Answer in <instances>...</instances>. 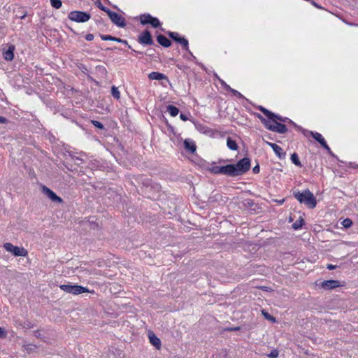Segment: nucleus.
<instances>
[{
  "label": "nucleus",
  "mask_w": 358,
  "mask_h": 358,
  "mask_svg": "<svg viewBox=\"0 0 358 358\" xmlns=\"http://www.w3.org/2000/svg\"><path fill=\"white\" fill-rule=\"evenodd\" d=\"M229 166L230 177L242 176L250 170L251 166L250 159L248 157H244L236 164H229Z\"/></svg>",
  "instance_id": "obj_1"
},
{
  "label": "nucleus",
  "mask_w": 358,
  "mask_h": 358,
  "mask_svg": "<svg viewBox=\"0 0 358 358\" xmlns=\"http://www.w3.org/2000/svg\"><path fill=\"white\" fill-rule=\"evenodd\" d=\"M294 196L301 203H304L309 208H314L316 206V199L309 189H306L302 192L299 191L294 192Z\"/></svg>",
  "instance_id": "obj_2"
},
{
  "label": "nucleus",
  "mask_w": 358,
  "mask_h": 358,
  "mask_svg": "<svg viewBox=\"0 0 358 358\" xmlns=\"http://www.w3.org/2000/svg\"><path fill=\"white\" fill-rule=\"evenodd\" d=\"M257 117L267 129L281 134L287 133V128L285 124L280 122H273V124H271L269 120L264 118L260 114H257Z\"/></svg>",
  "instance_id": "obj_3"
},
{
  "label": "nucleus",
  "mask_w": 358,
  "mask_h": 358,
  "mask_svg": "<svg viewBox=\"0 0 358 358\" xmlns=\"http://www.w3.org/2000/svg\"><path fill=\"white\" fill-rule=\"evenodd\" d=\"M91 17L89 13L80 10H73L69 13L68 18L73 22L83 23L87 22Z\"/></svg>",
  "instance_id": "obj_4"
},
{
  "label": "nucleus",
  "mask_w": 358,
  "mask_h": 358,
  "mask_svg": "<svg viewBox=\"0 0 358 358\" xmlns=\"http://www.w3.org/2000/svg\"><path fill=\"white\" fill-rule=\"evenodd\" d=\"M59 287L62 290L64 291L65 292L73 294L75 295H78L85 292H90L87 287L78 285H61Z\"/></svg>",
  "instance_id": "obj_5"
},
{
  "label": "nucleus",
  "mask_w": 358,
  "mask_h": 358,
  "mask_svg": "<svg viewBox=\"0 0 358 358\" xmlns=\"http://www.w3.org/2000/svg\"><path fill=\"white\" fill-rule=\"evenodd\" d=\"M3 248L6 251L11 252L15 257H25L27 255V251L24 248L15 246L10 243H4Z\"/></svg>",
  "instance_id": "obj_6"
},
{
  "label": "nucleus",
  "mask_w": 358,
  "mask_h": 358,
  "mask_svg": "<svg viewBox=\"0 0 358 358\" xmlns=\"http://www.w3.org/2000/svg\"><path fill=\"white\" fill-rule=\"evenodd\" d=\"M108 17L113 24L119 27H124L126 26V22L124 18L120 14L110 10L108 13Z\"/></svg>",
  "instance_id": "obj_7"
},
{
  "label": "nucleus",
  "mask_w": 358,
  "mask_h": 358,
  "mask_svg": "<svg viewBox=\"0 0 358 358\" xmlns=\"http://www.w3.org/2000/svg\"><path fill=\"white\" fill-rule=\"evenodd\" d=\"M138 41L141 44L145 45H152L154 44L152 35L148 30H145L138 36Z\"/></svg>",
  "instance_id": "obj_8"
},
{
  "label": "nucleus",
  "mask_w": 358,
  "mask_h": 358,
  "mask_svg": "<svg viewBox=\"0 0 358 358\" xmlns=\"http://www.w3.org/2000/svg\"><path fill=\"white\" fill-rule=\"evenodd\" d=\"M298 129L302 131L304 136H308V134L310 135L316 141L320 144V145L323 144L324 145L325 140L320 133L317 131H308L301 127H298Z\"/></svg>",
  "instance_id": "obj_9"
},
{
  "label": "nucleus",
  "mask_w": 358,
  "mask_h": 358,
  "mask_svg": "<svg viewBox=\"0 0 358 358\" xmlns=\"http://www.w3.org/2000/svg\"><path fill=\"white\" fill-rule=\"evenodd\" d=\"M42 192L46 195L52 202L62 203L63 200L48 187L42 186Z\"/></svg>",
  "instance_id": "obj_10"
},
{
  "label": "nucleus",
  "mask_w": 358,
  "mask_h": 358,
  "mask_svg": "<svg viewBox=\"0 0 358 358\" xmlns=\"http://www.w3.org/2000/svg\"><path fill=\"white\" fill-rule=\"evenodd\" d=\"M210 171L214 174H222L230 176V171L229 164L226 166H213Z\"/></svg>",
  "instance_id": "obj_11"
},
{
  "label": "nucleus",
  "mask_w": 358,
  "mask_h": 358,
  "mask_svg": "<svg viewBox=\"0 0 358 358\" xmlns=\"http://www.w3.org/2000/svg\"><path fill=\"white\" fill-rule=\"evenodd\" d=\"M15 46L9 45L7 50L3 48V56L6 61H12L14 57Z\"/></svg>",
  "instance_id": "obj_12"
},
{
  "label": "nucleus",
  "mask_w": 358,
  "mask_h": 358,
  "mask_svg": "<svg viewBox=\"0 0 358 358\" xmlns=\"http://www.w3.org/2000/svg\"><path fill=\"white\" fill-rule=\"evenodd\" d=\"M268 145L273 149L275 154L280 159H282L285 157L286 153L283 151L282 148L278 145L273 143H268Z\"/></svg>",
  "instance_id": "obj_13"
},
{
  "label": "nucleus",
  "mask_w": 358,
  "mask_h": 358,
  "mask_svg": "<svg viewBox=\"0 0 358 358\" xmlns=\"http://www.w3.org/2000/svg\"><path fill=\"white\" fill-rule=\"evenodd\" d=\"M148 78L150 80H165L166 81L169 82L168 77L165 74L160 73V72H157V71H152V72L148 74Z\"/></svg>",
  "instance_id": "obj_14"
},
{
  "label": "nucleus",
  "mask_w": 358,
  "mask_h": 358,
  "mask_svg": "<svg viewBox=\"0 0 358 358\" xmlns=\"http://www.w3.org/2000/svg\"><path fill=\"white\" fill-rule=\"evenodd\" d=\"M318 286L324 290L333 289L336 288V280H324L320 282Z\"/></svg>",
  "instance_id": "obj_15"
},
{
  "label": "nucleus",
  "mask_w": 358,
  "mask_h": 358,
  "mask_svg": "<svg viewBox=\"0 0 358 358\" xmlns=\"http://www.w3.org/2000/svg\"><path fill=\"white\" fill-rule=\"evenodd\" d=\"M149 340L150 343L155 346L157 350L161 348V341L160 339L152 332L149 333L148 334Z\"/></svg>",
  "instance_id": "obj_16"
},
{
  "label": "nucleus",
  "mask_w": 358,
  "mask_h": 358,
  "mask_svg": "<svg viewBox=\"0 0 358 358\" xmlns=\"http://www.w3.org/2000/svg\"><path fill=\"white\" fill-rule=\"evenodd\" d=\"M157 41L164 48H169L171 45V41L162 34H159L157 36Z\"/></svg>",
  "instance_id": "obj_17"
},
{
  "label": "nucleus",
  "mask_w": 358,
  "mask_h": 358,
  "mask_svg": "<svg viewBox=\"0 0 358 358\" xmlns=\"http://www.w3.org/2000/svg\"><path fill=\"white\" fill-rule=\"evenodd\" d=\"M184 147L185 150L189 151L191 153H194L196 151V146L192 140L185 139L184 141Z\"/></svg>",
  "instance_id": "obj_18"
},
{
  "label": "nucleus",
  "mask_w": 358,
  "mask_h": 358,
  "mask_svg": "<svg viewBox=\"0 0 358 358\" xmlns=\"http://www.w3.org/2000/svg\"><path fill=\"white\" fill-rule=\"evenodd\" d=\"M176 42L182 45V48L184 50H185L186 51H187L191 55V56H192L195 59V57L192 55V53L189 50V43L186 38H185L184 37L180 36L179 38H178V40L176 41Z\"/></svg>",
  "instance_id": "obj_19"
},
{
  "label": "nucleus",
  "mask_w": 358,
  "mask_h": 358,
  "mask_svg": "<svg viewBox=\"0 0 358 358\" xmlns=\"http://www.w3.org/2000/svg\"><path fill=\"white\" fill-rule=\"evenodd\" d=\"M227 145L228 148L231 150L235 151L238 150V145L236 143V141L232 139L231 137H228L227 138Z\"/></svg>",
  "instance_id": "obj_20"
},
{
  "label": "nucleus",
  "mask_w": 358,
  "mask_h": 358,
  "mask_svg": "<svg viewBox=\"0 0 358 358\" xmlns=\"http://www.w3.org/2000/svg\"><path fill=\"white\" fill-rule=\"evenodd\" d=\"M166 109L167 111L171 115V116L172 117H176L179 113V109L176 106L173 105H169Z\"/></svg>",
  "instance_id": "obj_21"
},
{
  "label": "nucleus",
  "mask_w": 358,
  "mask_h": 358,
  "mask_svg": "<svg viewBox=\"0 0 358 358\" xmlns=\"http://www.w3.org/2000/svg\"><path fill=\"white\" fill-rule=\"evenodd\" d=\"M148 17H150V14L145 13L142 14L139 16L140 22L142 24L145 25L150 24V21L151 20Z\"/></svg>",
  "instance_id": "obj_22"
},
{
  "label": "nucleus",
  "mask_w": 358,
  "mask_h": 358,
  "mask_svg": "<svg viewBox=\"0 0 358 358\" xmlns=\"http://www.w3.org/2000/svg\"><path fill=\"white\" fill-rule=\"evenodd\" d=\"M258 109L267 117V118L268 119V120H270L271 116H274L273 113H272L271 111L268 110V109L265 108L262 106H259Z\"/></svg>",
  "instance_id": "obj_23"
},
{
  "label": "nucleus",
  "mask_w": 358,
  "mask_h": 358,
  "mask_svg": "<svg viewBox=\"0 0 358 358\" xmlns=\"http://www.w3.org/2000/svg\"><path fill=\"white\" fill-rule=\"evenodd\" d=\"M303 224L304 220L301 217H300L297 220L295 221V222L293 223L292 227L294 229L297 230L301 229Z\"/></svg>",
  "instance_id": "obj_24"
},
{
  "label": "nucleus",
  "mask_w": 358,
  "mask_h": 358,
  "mask_svg": "<svg viewBox=\"0 0 358 358\" xmlns=\"http://www.w3.org/2000/svg\"><path fill=\"white\" fill-rule=\"evenodd\" d=\"M287 120H288L287 117H283L279 115L275 114L274 116H271V118L270 119V122H278L277 121L279 120L280 122H286Z\"/></svg>",
  "instance_id": "obj_25"
},
{
  "label": "nucleus",
  "mask_w": 358,
  "mask_h": 358,
  "mask_svg": "<svg viewBox=\"0 0 358 358\" xmlns=\"http://www.w3.org/2000/svg\"><path fill=\"white\" fill-rule=\"evenodd\" d=\"M148 17L151 20L150 21V24H151L154 28H157V27H160L161 23L157 17H152L151 15H150V17Z\"/></svg>",
  "instance_id": "obj_26"
},
{
  "label": "nucleus",
  "mask_w": 358,
  "mask_h": 358,
  "mask_svg": "<svg viewBox=\"0 0 358 358\" xmlns=\"http://www.w3.org/2000/svg\"><path fill=\"white\" fill-rule=\"evenodd\" d=\"M291 161L292 162L297 166L301 167L302 164L299 159L298 155L296 153H293L291 155Z\"/></svg>",
  "instance_id": "obj_27"
},
{
  "label": "nucleus",
  "mask_w": 358,
  "mask_h": 358,
  "mask_svg": "<svg viewBox=\"0 0 358 358\" xmlns=\"http://www.w3.org/2000/svg\"><path fill=\"white\" fill-rule=\"evenodd\" d=\"M100 37L103 41H116V42L120 41H119L120 38H117V37H115V36H113L110 35L101 34V35H100Z\"/></svg>",
  "instance_id": "obj_28"
},
{
  "label": "nucleus",
  "mask_w": 358,
  "mask_h": 358,
  "mask_svg": "<svg viewBox=\"0 0 358 358\" xmlns=\"http://www.w3.org/2000/svg\"><path fill=\"white\" fill-rule=\"evenodd\" d=\"M111 94L116 99H119L120 98V92L115 86H113L111 87Z\"/></svg>",
  "instance_id": "obj_29"
},
{
  "label": "nucleus",
  "mask_w": 358,
  "mask_h": 358,
  "mask_svg": "<svg viewBox=\"0 0 358 358\" xmlns=\"http://www.w3.org/2000/svg\"><path fill=\"white\" fill-rule=\"evenodd\" d=\"M50 2L51 6L56 9L61 8L62 5L61 0H50Z\"/></svg>",
  "instance_id": "obj_30"
},
{
  "label": "nucleus",
  "mask_w": 358,
  "mask_h": 358,
  "mask_svg": "<svg viewBox=\"0 0 358 358\" xmlns=\"http://www.w3.org/2000/svg\"><path fill=\"white\" fill-rule=\"evenodd\" d=\"M262 313L264 315V317L270 321L275 322V318L273 316H271L268 312H266L265 310H262Z\"/></svg>",
  "instance_id": "obj_31"
},
{
  "label": "nucleus",
  "mask_w": 358,
  "mask_h": 358,
  "mask_svg": "<svg viewBox=\"0 0 358 358\" xmlns=\"http://www.w3.org/2000/svg\"><path fill=\"white\" fill-rule=\"evenodd\" d=\"M352 221L349 218L344 219L342 222V225L345 229L350 227L352 226Z\"/></svg>",
  "instance_id": "obj_32"
},
{
  "label": "nucleus",
  "mask_w": 358,
  "mask_h": 358,
  "mask_svg": "<svg viewBox=\"0 0 358 358\" xmlns=\"http://www.w3.org/2000/svg\"><path fill=\"white\" fill-rule=\"evenodd\" d=\"M167 34L169 35V36L171 38H172L176 42L178 40V38H179V37H180V35H179V34L178 32L169 31L167 33Z\"/></svg>",
  "instance_id": "obj_33"
},
{
  "label": "nucleus",
  "mask_w": 358,
  "mask_h": 358,
  "mask_svg": "<svg viewBox=\"0 0 358 358\" xmlns=\"http://www.w3.org/2000/svg\"><path fill=\"white\" fill-rule=\"evenodd\" d=\"M222 199V195L219 193H216L213 195H211L210 197H209V201L210 202H213L215 201H217L219 199Z\"/></svg>",
  "instance_id": "obj_34"
},
{
  "label": "nucleus",
  "mask_w": 358,
  "mask_h": 358,
  "mask_svg": "<svg viewBox=\"0 0 358 358\" xmlns=\"http://www.w3.org/2000/svg\"><path fill=\"white\" fill-rule=\"evenodd\" d=\"M279 355V352L277 349H273L271 351L269 354L267 355V357L269 358H277Z\"/></svg>",
  "instance_id": "obj_35"
},
{
  "label": "nucleus",
  "mask_w": 358,
  "mask_h": 358,
  "mask_svg": "<svg viewBox=\"0 0 358 358\" xmlns=\"http://www.w3.org/2000/svg\"><path fill=\"white\" fill-rule=\"evenodd\" d=\"M216 77L217 80H219L221 85L227 90L229 91L231 89V87L227 85L223 80L220 79L217 75Z\"/></svg>",
  "instance_id": "obj_36"
},
{
  "label": "nucleus",
  "mask_w": 358,
  "mask_h": 358,
  "mask_svg": "<svg viewBox=\"0 0 358 358\" xmlns=\"http://www.w3.org/2000/svg\"><path fill=\"white\" fill-rule=\"evenodd\" d=\"M228 92H231L234 96H236L240 99L244 98V96L238 91H237L231 87Z\"/></svg>",
  "instance_id": "obj_37"
},
{
  "label": "nucleus",
  "mask_w": 358,
  "mask_h": 358,
  "mask_svg": "<svg viewBox=\"0 0 358 358\" xmlns=\"http://www.w3.org/2000/svg\"><path fill=\"white\" fill-rule=\"evenodd\" d=\"M92 123L96 128H99V129H103L104 128L103 124L101 122H99L97 120H92Z\"/></svg>",
  "instance_id": "obj_38"
},
{
  "label": "nucleus",
  "mask_w": 358,
  "mask_h": 358,
  "mask_svg": "<svg viewBox=\"0 0 358 358\" xmlns=\"http://www.w3.org/2000/svg\"><path fill=\"white\" fill-rule=\"evenodd\" d=\"M321 146L325 149L330 155H331L332 156H334V153L331 150L330 148L329 147V145L327 144L326 141L324 142V145H321Z\"/></svg>",
  "instance_id": "obj_39"
},
{
  "label": "nucleus",
  "mask_w": 358,
  "mask_h": 358,
  "mask_svg": "<svg viewBox=\"0 0 358 358\" xmlns=\"http://www.w3.org/2000/svg\"><path fill=\"white\" fill-rule=\"evenodd\" d=\"M98 7L103 11L106 12L107 14L108 12L110 11V10L105 6H103L100 2L98 4Z\"/></svg>",
  "instance_id": "obj_40"
},
{
  "label": "nucleus",
  "mask_w": 358,
  "mask_h": 358,
  "mask_svg": "<svg viewBox=\"0 0 358 358\" xmlns=\"http://www.w3.org/2000/svg\"><path fill=\"white\" fill-rule=\"evenodd\" d=\"M7 336V332L4 330V329L0 327V338H6Z\"/></svg>",
  "instance_id": "obj_41"
},
{
  "label": "nucleus",
  "mask_w": 358,
  "mask_h": 358,
  "mask_svg": "<svg viewBox=\"0 0 358 358\" xmlns=\"http://www.w3.org/2000/svg\"><path fill=\"white\" fill-rule=\"evenodd\" d=\"M85 39L87 41H91L94 39V35L92 34H87L86 36H85Z\"/></svg>",
  "instance_id": "obj_42"
},
{
  "label": "nucleus",
  "mask_w": 358,
  "mask_h": 358,
  "mask_svg": "<svg viewBox=\"0 0 358 358\" xmlns=\"http://www.w3.org/2000/svg\"><path fill=\"white\" fill-rule=\"evenodd\" d=\"M119 41H118V43H122V44L127 45L128 46V48H129L131 49V45H129L128 44L127 41L124 40V39H122V38H119Z\"/></svg>",
  "instance_id": "obj_43"
},
{
  "label": "nucleus",
  "mask_w": 358,
  "mask_h": 358,
  "mask_svg": "<svg viewBox=\"0 0 358 358\" xmlns=\"http://www.w3.org/2000/svg\"><path fill=\"white\" fill-rule=\"evenodd\" d=\"M259 171H260V168H259V164H257L252 169V171H253L254 173H259Z\"/></svg>",
  "instance_id": "obj_44"
},
{
  "label": "nucleus",
  "mask_w": 358,
  "mask_h": 358,
  "mask_svg": "<svg viewBox=\"0 0 358 358\" xmlns=\"http://www.w3.org/2000/svg\"><path fill=\"white\" fill-rule=\"evenodd\" d=\"M180 118L183 120V121H186L188 120V117L186 114H184V113H180Z\"/></svg>",
  "instance_id": "obj_45"
},
{
  "label": "nucleus",
  "mask_w": 358,
  "mask_h": 358,
  "mask_svg": "<svg viewBox=\"0 0 358 358\" xmlns=\"http://www.w3.org/2000/svg\"><path fill=\"white\" fill-rule=\"evenodd\" d=\"M312 5H313L315 7L317 8H322V7L320 6H319L315 1H314L313 0H310L309 1Z\"/></svg>",
  "instance_id": "obj_46"
},
{
  "label": "nucleus",
  "mask_w": 358,
  "mask_h": 358,
  "mask_svg": "<svg viewBox=\"0 0 358 358\" xmlns=\"http://www.w3.org/2000/svg\"><path fill=\"white\" fill-rule=\"evenodd\" d=\"M7 122V119L0 115V123L5 124Z\"/></svg>",
  "instance_id": "obj_47"
},
{
  "label": "nucleus",
  "mask_w": 358,
  "mask_h": 358,
  "mask_svg": "<svg viewBox=\"0 0 358 358\" xmlns=\"http://www.w3.org/2000/svg\"><path fill=\"white\" fill-rule=\"evenodd\" d=\"M327 268L328 269L332 270V269L336 268V265H333V264H327Z\"/></svg>",
  "instance_id": "obj_48"
},
{
  "label": "nucleus",
  "mask_w": 358,
  "mask_h": 358,
  "mask_svg": "<svg viewBox=\"0 0 358 358\" xmlns=\"http://www.w3.org/2000/svg\"><path fill=\"white\" fill-rule=\"evenodd\" d=\"M132 52H136V53H137V54H139V55H143V52H141V51H136V50H134V49H132Z\"/></svg>",
  "instance_id": "obj_49"
},
{
  "label": "nucleus",
  "mask_w": 358,
  "mask_h": 358,
  "mask_svg": "<svg viewBox=\"0 0 358 358\" xmlns=\"http://www.w3.org/2000/svg\"><path fill=\"white\" fill-rule=\"evenodd\" d=\"M26 16H27V13H24L22 15L20 16L19 17L22 20V19H24L26 17Z\"/></svg>",
  "instance_id": "obj_50"
},
{
  "label": "nucleus",
  "mask_w": 358,
  "mask_h": 358,
  "mask_svg": "<svg viewBox=\"0 0 358 358\" xmlns=\"http://www.w3.org/2000/svg\"><path fill=\"white\" fill-rule=\"evenodd\" d=\"M284 202V199H282V201H280V203H282Z\"/></svg>",
  "instance_id": "obj_51"
},
{
  "label": "nucleus",
  "mask_w": 358,
  "mask_h": 358,
  "mask_svg": "<svg viewBox=\"0 0 358 358\" xmlns=\"http://www.w3.org/2000/svg\"><path fill=\"white\" fill-rule=\"evenodd\" d=\"M339 286H341V285H339V284H338V282H337L336 287H339Z\"/></svg>",
  "instance_id": "obj_52"
}]
</instances>
